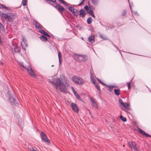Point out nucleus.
<instances>
[{
  "instance_id": "1",
  "label": "nucleus",
  "mask_w": 151,
  "mask_h": 151,
  "mask_svg": "<svg viewBox=\"0 0 151 151\" xmlns=\"http://www.w3.org/2000/svg\"><path fill=\"white\" fill-rule=\"evenodd\" d=\"M19 65L23 69H25L27 72L32 76L35 77L36 76L34 74V72L31 68L29 66L25 67L24 65L23 62H19Z\"/></svg>"
},
{
  "instance_id": "2",
  "label": "nucleus",
  "mask_w": 151,
  "mask_h": 151,
  "mask_svg": "<svg viewBox=\"0 0 151 151\" xmlns=\"http://www.w3.org/2000/svg\"><path fill=\"white\" fill-rule=\"evenodd\" d=\"M3 17L5 19L6 21L10 22L14 19L15 16L12 13H7L3 14Z\"/></svg>"
},
{
  "instance_id": "3",
  "label": "nucleus",
  "mask_w": 151,
  "mask_h": 151,
  "mask_svg": "<svg viewBox=\"0 0 151 151\" xmlns=\"http://www.w3.org/2000/svg\"><path fill=\"white\" fill-rule=\"evenodd\" d=\"M67 80H65V82L62 83V84L59 87L60 91L62 92L67 93L68 92L66 86H68V84L67 83Z\"/></svg>"
},
{
  "instance_id": "4",
  "label": "nucleus",
  "mask_w": 151,
  "mask_h": 151,
  "mask_svg": "<svg viewBox=\"0 0 151 151\" xmlns=\"http://www.w3.org/2000/svg\"><path fill=\"white\" fill-rule=\"evenodd\" d=\"M72 80L75 83L78 84H82L84 83V80L82 78L77 76H73Z\"/></svg>"
},
{
  "instance_id": "5",
  "label": "nucleus",
  "mask_w": 151,
  "mask_h": 151,
  "mask_svg": "<svg viewBox=\"0 0 151 151\" xmlns=\"http://www.w3.org/2000/svg\"><path fill=\"white\" fill-rule=\"evenodd\" d=\"M50 82L55 85V87L56 89H57L58 88L62 85V83H63L60 81L59 78L55 79L54 81L53 80L51 81Z\"/></svg>"
},
{
  "instance_id": "6",
  "label": "nucleus",
  "mask_w": 151,
  "mask_h": 151,
  "mask_svg": "<svg viewBox=\"0 0 151 151\" xmlns=\"http://www.w3.org/2000/svg\"><path fill=\"white\" fill-rule=\"evenodd\" d=\"M55 6H54V7H55L58 10L60 11V13H63L65 11V9L63 6L58 4L56 2L55 3Z\"/></svg>"
},
{
  "instance_id": "7",
  "label": "nucleus",
  "mask_w": 151,
  "mask_h": 151,
  "mask_svg": "<svg viewBox=\"0 0 151 151\" xmlns=\"http://www.w3.org/2000/svg\"><path fill=\"white\" fill-rule=\"evenodd\" d=\"M128 143L131 148H133L135 151H139L136 147V144L134 142H129Z\"/></svg>"
},
{
  "instance_id": "8",
  "label": "nucleus",
  "mask_w": 151,
  "mask_h": 151,
  "mask_svg": "<svg viewBox=\"0 0 151 151\" xmlns=\"http://www.w3.org/2000/svg\"><path fill=\"white\" fill-rule=\"evenodd\" d=\"M68 9L73 13L74 16L77 17L78 16V11L76 9L71 6H68Z\"/></svg>"
},
{
  "instance_id": "9",
  "label": "nucleus",
  "mask_w": 151,
  "mask_h": 151,
  "mask_svg": "<svg viewBox=\"0 0 151 151\" xmlns=\"http://www.w3.org/2000/svg\"><path fill=\"white\" fill-rule=\"evenodd\" d=\"M40 134L42 139L45 142H49L50 140L47 138L46 134L44 132H42Z\"/></svg>"
},
{
  "instance_id": "10",
  "label": "nucleus",
  "mask_w": 151,
  "mask_h": 151,
  "mask_svg": "<svg viewBox=\"0 0 151 151\" xmlns=\"http://www.w3.org/2000/svg\"><path fill=\"white\" fill-rule=\"evenodd\" d=\"M33 23L36 29H42V26L37 21L35 20L33 21Z\"/></svg>"
},
{
  "instance_id": "11",
  "label": "nucleus",
  "mask_w": 151,
  "mask_h": 151,
  "mask_svg": "<svg viewBox=\"0 0 151 151\" xmlns=\"http://www.w3.org/2000/svg\"><path fill=\"white\" fill-rule=\"evenodd\" d=\"M129 104L126 103V104H124L121 107L123 110L125 111H127L129 110Z\"/></svg>"
},
{
  "instance_id": "12",
  "label": "nucleus",
  "mask_w": 151,
  "mask_h": 151,
  "mask_svg": "<svg viewBox=\"0 0 151 151\" xmlns=\"http://www.w3.org/2000/svg\"><path fill=\"white\" fill-rule=\"evenodd\" d=\"M71 105L72 109L76 112L78 113V109L76 104L74 103H72Z\"/></svg>"
},
{
  "instance_id": "13",
  "label": "nucleus",
  "mask_w": 151,
  "mask_h": 151,
  "mask_svg": "<svg viewBox=\"0 0 151 151\" xmlns=\"http://www.w3.org/2000/svg\"><path fill=\"white\" fill-rule=\"evenodd\" d=\"M138 130L139 132L141 133L142 135H144L146 137H151V136L148 134L145 133L144 131H143L141 129L138 128Z\"/></svg>"
},
{
  "instance_id": "14",
  "label": "nucleus",
  "mask_w": 151,
  "mask_h": 151,
  "mask_svg": "<svg viewBox=\"0 0 151 151\" xmlns=\"http://www.w3.org/2000/svg\"><path fill=\"white\" fill-rule=\"evenodd\" d=\"M90 99L92 103V106L96 109H98V106L95 100L93 99L91 97L90 98Z\"/></svg>"
},
{
  "instance_id": "15",
  "label": "nucleus",
  "mask_w": 151,
  "mask_h": 151,
  "mask_svg": "<svg viewBox=\"0 0 151 151\" xmlns=\"http://www.w3.org/2000/svg\"><path fill=\"white\" fill-rule=\"evenodd\" d=\"M95 37L93 35H90L88 38V41L91 43H93L95 42Z\"/></svg>"
},
{
  "instance_id": "16",
  "label": "nucleus",
  "mask_w": 151,
  "mask_h": 151,
  "mask_svg": "<svg viewBox=\"0 0 151 151\" xmlns=\"http://www.w3.org/2000/svg\"><path fill=\"white\" fill-rule=\"evenodd\" d=\"M9 100L12 104H15L16 103V100L13 96H11L10 97Z\"/></svg>"
},
{
  "instance_id": "17",
  "label": "nucleus",
  "mask_w": 151,
  "mask_h": 151,
  "mask_svg": "<svg viewBox=\"0 0 151 151\" xmlns=\"http://www.w3.org/2000/svg\"><path fill=\"white\" fill-rule=\"evenodd\" d=\"M79 16L80 17H83L86 14V12L83 9H81L79 11Z\"/></svg>"
},
{
  "instance_id": "18",
  "label": "nucleus",
  "mask_w": 151,
  "mask_h": 151,
  "mask_svg": "<svg viewBox=\"0 0 151 151\" xmlns=\"http://www.w3.org/2000/svg\"><path fill=\"white\" fill-rule=\"evenodd\" d=\"M58 56L59 59V61L60 64L62 63V55L60 52L59 51L58 52Z\"/></svg>"
},
{
  "instance_id": "19",
  "label": "nucleus",
  "mask_w": 151,
  "mask_h": 151,
  "mask_svg": "<svg viewBox=\"0 0 151 151\" xmlns=\"http://www.w3.org/2000/svg\"><path fill=\"white\" fill-rule=\"evenodd\" d=\"M75 59L76 61H77L78 62L81 61V55H76L75 56Z\"/></svg>"
},
{
  "instance_id": "20",
  "label": "nucleus",
  "mask_w": 151,
  "mask_h": 151,
  "mask_svg": "<svg viewBox=\"0 0 151 151\" xmlns=\"http://www.w3.org/2000/svg\"><path fill=\"white\" fill-rule=\"evenodd\" d=\"M28 148L30 151H37L35 147H33L31 145H29L28 146Z\"/></svg>"
},
{
  "instance_id": "21",
  "label": "nucleus",
  "mask_w": 151,
  "mask_h": 151,
  "mask_svg": "<svg viewBox=\"0 0 151 151\" xmlns=\"http://www.w3.org/2000/svg\"><path fill=\"white\" fill-rule=\"evenodd\" d=\"M81 61H86L88 59V57L86 55H81Z\"/></svg>"
},
{
  "instance_id": "22",
  "label": "nucleus",
  "mask_w": 151,
  "mask_h": 151,
  "mask_svg": "<svg viewBox=\"0 0 151 151\" xmlns=\"http://www.w3.org/2000/svg\"><path fill=\"white\" fill-rule=\"evenodd\" d=\"M40 38V39L43 41L46 42L47 41V38L44 35H42Z\"/></svg>"
},
{
  "instance_id": "23",
  "label": "nucleus",
  "mask_w": 151,
  "mask_h": 151,
  "mask_svg": "<svg viewBox=\"0 0 151 151\" xmlns=\"http://www.w3.org/2000/svg\"><path fill=\"white\" fill-rule=\"evenodd\" d=\"M99 0H91V3L94 5H96L99 2Z\"/></svg>"
},
{
  "instance_id": "24",
  "label": "nucleus",
  "mask_w": 151,
  "mask_h": 151,
  "mask_svg": "<svg viewBox=\"0 0 151 151\" xmlns=\"http://www.w3.org/2000/svg\"><path fill=\"white\" fill-rule=\"evenodd\" d=\"M114 92L116 95L119 96L120 94V90L119 89H115L114 90Z\"/></svg>"
},
{
  "instance_id": "25",
  "label": "nucleus",
  "mask_w": 151,
  "mask_h": 151,
  "mask_svg": "<svg viewBox=\"0 0 151 151\" xmlns=\"http://www.w3.org/2000/svg\"><path fill=\"white\" fill-rule=\"evenodd\" d=\"M105 86L108 87L109 88L108 90L110 92L111 91L113 88L115 87L114 86H109L107 85H106Z\"/></svg>"
},
{
  "instance_id": "26",
  "label": "nucleus",
  "mask_w": 151,
  "mask_h": 151,
  "mask_svg": "<svg viewBox=\"0 0 151 151\" xmlns=\"http://www.w3.org/2000/svg\"><path fill=\"white\" fill-rule=\"evenodd\" d=\"M120 118L124 122H126L127 121V119L126 118L122 115L120 116Z\"/></svg>"
},
{
  "instance_id": "27",
  "label": "nucleus",
  "mask_w": 151,
  "mask_h": 151,
  "mask_svg": "<svg viewBox=\"0 0 151 151\" xmlns=\"http://www.w3.org/2000/svg\"><path fill=\"white\" fill-rule=\"evenodd\" d=\"M118 101H119V103L121 106L122 105H124V103L123 102L122 100L120 99H119Z\"/></svg>"
},
{
  "instance_id": "28",
  "label": "nucleus",
  "mask_w": 151,
  "mask_h": 151,
  "mask_svg": "<svg viewBox=\"0 0 151 151\" xmlns=\"http://www.w3.org/2000/svg\"><path fill=\"white\" fill-rule=\"evenodd\" d=\"M92 19L91 17H89L87 20V22L88 24H90L92 22Z\"/></svg>"
},
{
  "instance_id": "29",
  "label": "nucleus",
  "mask_w": 151,
  "mask_h": 151,
  "mask_svg": "<svg viewBox=\"0 0 151 151\" xmlns=\"http://www.w3.org/2000/svg\"><path fill=\"white\" fill-rule=\"evenodd\" d=\"M91 81L93 83L95 84L96 83V80L95 79V78H94V76H92V77H90Z\"/></svg>"
},
{
  "instance_id": "30",
  "label": "nucleus",
  "mask_w": 151,
  "mask_h": 151,
  "mask_svg": "<svg viewBox=\"0 0 151 151\" xmlns=\"http://www.w3.org/2000/svg\"><path fill=\"white\" fill-rule=\"evenodd\" d=\"M27 0H22V4L24 6H25L27 5Z\"/></svg>"
},
{
  "instance_id": "31",
  "label": "nucleus",
  "mask_w": 151,
  "mask_h": 151,
  "mask_svg": "<svg viewBox=\"0 0 151 151\" xmlns=\"http://www.w3.org/2000/svg\"><path fill=\"white\" fill-rule=\"evenodd\" d=\"M1 8L3 9H4L6 10H8L9 9V8L5 6L4 4H1Z\"/></svg>"
},
{
  "instance_id": "32",
  "label": "nucleus",
  "mask_w": 151,
  "mask_h": 151,
  "mask_svg": "<svg viewBox=\"0 0 151 151\" xmlns=\"http://www.w3.org/2000/svg\"><path fill=\"white\" fill-rule=\"evenodd\" d=\"M127 13V11L126 10H124L123 11L122 13V16L123 17H124L126 14Z\"/></svg>"
},
{
  "instance_id": "33",
  "label": "nucleus",
  "mask_w": 151,
  "mask_h": 151,
  "mask_svg": "<svg viewBox=\"0 0 151 151\" xmlns=\"http://www.w3.org/2000/svg\"><path fill=\"white\" fill-rule=\"evenodd\" d=\"M94 85L98 90L100 91V88L99 86L98 83L95 84H94Z\"/></svg>"
},
{
  "instance_id": "34",
  "label": "nucleus",
  "mask_w": 151,
  "mask_h": 151,
  "mask_svg": "<svg viewBox=\"0 0 151 151\" xmlns=\"http://www.w3.org/2000/svg\"><path fill=\"white\" fill-rule=\"evenodd\" d=\"M90 73L91 74L90 77H92V76H94V72L92 69L91 70Z\"/></svg>"
},
{
  "instance_id": "35",
  "label": "nucleus",
  "mask_w": 151,
  "mask_h": 151,
  "mask_svg": "<svg viewBox=\"0 0 151 151\" xmlns=\"http://www.w3.org/2000/svg\"><path fill=\"white\" fill-rule=\"evenodd\" d=\"M39 31L40 33L45 35L47 33L45 31L42 29L40 30Z\"/></svg>"
},
{
  "instance_id": "36",
  "label": "nucleus",
  "mask_w": 151,
  "mask_h": 151,
  "mask_svg": "<svg viewBox=\"0 0 151 151\" xmlns=\"http://www.w3.org/2000/svg\"><path fill=\"white\" fill-rule=\"evenodd\" d=\"M14 51L18 53V52H20V50H19V49H18V48L17 47H15L14 48Z\"/></svg>"
},
{
  "instance_id": "37",
  "label": "nucleus",
  "mask_w": 151,
  "mask_h": 151,
  "mask_svg": "<svg viewBox=\"0 0 151 151\" xmlns=\"http://www.w3.org/2000/svg\"><path fill=\"white\" fill-rule=\"evenodd\" d=\"M99 36L101 38H102L104 40H107V38H106V37H104L103 36H104V35H102V34H100L99 35Z\"/></svg>"
},
{
  "instance_id": "38",
  "label": "nucleus",
  "mask_w": 151,
  "mask_h": 151,
  "mask_svg": "<svg viewBox=\"0 0 151 151\" xmlns=\"http://www.w3.org/2000/svg\"><path fill=\"white\" fill-rule=\"evenodd\" d=\"M88 13L90 14L92 12H93V10L92 9H88L87 11H86Z\"/></svg>"
},
{
  "instance_id": "39",
  "label": "nucleus",
  "mask_w": 151,
  "mask_h": 151,
  "mask_svg": "<svg viewBox=\"0 0 151 151\" xmlns=\"http://www.w3.org/2000/svg\"><path fill=\"white\" fill-rule=\"evenodd\" d=\"M97 79L98 80L102 85L105 86L106 85V84H105L103 82H102L98 78H97Z\"/></svg>"
},
{
  "instance_id": "40",
  "label": "nucleus",
  "mask_w": 151,
  "mask_h": 151,
  "mask_svg": "<svg viewBox=\"0 0 151 151\" xmlns=\"http://www.w3.org/2000/svg\"><path fill=\"white\" fill-rule=\"evenodd\" d=\"M46 1H50L53 3H55L56 2V0H46Z\"/></svg>"
},
{
  "instance_id": "41",
  "label": "nucleus",
  "mask_w": 151,
  "mask_h": 151,
  "mask_svg": "<svg viewBox=\"0 0 151 151\" xmlns=\"http://www.w3.org/2000/svg\"><path fill=\"white\" fill-rule=\"evenodd\" d=\"M84 9L86 11L89 9L88 6L86 5L84 7Z\"/></svg>"
},
{
  "instance_id": "42",
  "label": "nucleus",
  "mask_w": 151,
  "mask_h": 151,
  "mask_svg": "<svg viewBox=\"0 0 151 151\" xmlns=\"http://www.w3.org/2000/svg\"><path fill=\"white\" fill-rule=\"evenodd\" d=\"M127 86H128V88L129 89L130 88V87H131V86H130L131 83L130 82L127 83Z\"/></svg>"
},
{
  "instance_id": "43",
  "label": "nucleus",
  "mask_w": 151,
  "mask_h": 151,
  "mask_svg": "<svg viewBox=\"0 0 151 151\" xmlns=\"http://www.w3.org/2000/svg\"><path fill=\"white\" fill-rule=\"evenodd\" d=\"M23 42L24 43V44L26 46H27V44L26 43V40L24 39V38L23 39Z\"/></svg>"
},
{
  "instance_id": "44",
  "label": "nucleus",
  "mask_w": 151,
  "mask_h": 151,
  "mask_svg": "<svg viewBox=\"0 0 151 151\" xmlns=\"http://www.w3.org/2000/svg\"><path fill=\"white\" fill-rule=\"evenodd\" d=\"M90 14L91 15V17H94V18H95V16L94 15V14L93 12H92L91 14Z\"/></svg>"
},
{
  "instance_id": "45",
  "label": "nucleus",
  "mask_w": 151,
  "mask_h": 151,
  "mask_svg": "<svg viewBox=\"0 0 151 151\" xmlns=\"http://www.w3.org/2000/svg\"><path fill=\"white\" fill-rule=\"evenodd\" d=\"M85 0H83L78 5V6H80L82 4Z\"/></svg>"
},
{
  "instance_id": "46",
  "label": "nucleus",
  "mask_w": 151,
  "mask_h": 151,
  "mask_svg": "<svg viewBox=\"0 0 151 151\" xmlns=\"http://www.w3.org/2000/svg\"><path fill=\"white\" fill-rule=\"evenodd\" d=\"M85 0H83L78 5V6H80L82 4Z\"/></svg>"
},
{
  "instance_id": "47",
  "label": "nucleus",
  "mask_w": 151,
  "mask_h": 151,
  "mask_svg": "<svg viewBox=\"0 0 151 151\" xmlns=\"http://www.w3.org/2000/svg\"><path fill=\"white\" fill-rule=\"evenodd\" d=\"M77 99L81 101H83V99L80 97V96L78 97Z\"/></svg>"
},
{
  "instance_id": "48",
  "label": "nucleus",
  "mask_w": 151,
  "mask_h": 151,
  "mask_svg": "<svg viewBox=\"0 0 151 151\" xmlns=\"http://www.w3.org/2000/svg\"><path fill=\"white\" fill-rule=\"evenodd\" d=\"M5 14L3 13L2 12L0 11V16H1L3 17V14Z\"/></svg>"
},
{
  "instance_id": "49",
  "label": "nucleus",
  "mask_w": 151,
  "mask_h": 151,
  "mask_svg": "<svg viewBox=\"0 0 151 151\" xmlns=\"http://www.w3.org/2000/svg\"><path fill=\"white\" fill-rule=\"evenodd\" d=\"M0 28L1 29H2V28H4L3 26L2 25V24L1 23L0 24Z\"/></svg>"
},
{
  "instance_id": "50",
  "label": "nucleus",
  "mask_w": 151,
  "mask_h": 151,
  "mask_svg": "<svg viewBox=\"0 0 151 151\" xmlns=\"http://www.w3.org/2000/svg\"><path fill=\"white\" fill-rule=\"evenodd\" d=\"M45 35L47 36V37H50V36L47 33H46Z\"/></svg>"
},
{
  "instance_id": "51",
  "label": "nucleus",
  "mask_w": 151,
  "mask_h": 151,
  "mask_svg": "<svg viewBox=\"0 0 151 151\" xmlns=\"http://www.w3.org/2000/svg\"><path fill=\"white\" fill-rule=\"evenodd\" d=\"M71 88H72V91H73V92H74L75 91H76L75 90V89H74V88L73 87H71Z\"/></svg>"
},
{
  "instance_id": "52",
  "label": "nucleus",
  "mask_w": 151,
  "mask_h": 151,
  "mask_svg": "<svg viewBox=\"0 0 151 151\" xmlns=\"http://www.w3.org/2000/svg\"><path fill=\"white\" fill-rule=\"evenodd\" d=\"M48 3L49 4H50V5H52V6H55V5H52V4L50 2H48Z\"/></svg>"
},
{
  "instance_id": "53",
  "label": "nucleus",
  "mask_w": 151,
  "mask_h": 151,
  "mask_svg": "<svg viewBox=\"0 0 151 151\" xmlns=\"http://www.w3.org/2000/svg\"><path fill=\"white\" fill-rule=\"evenodd\" d=\"M3 63L1 61H0V65H2L3 64Z\"/></svg>"
},
{
  "instance_id": "54",
  "label": "nucleus",
  "mask_w": 151,
  "mask_h": 151,
  "mask_svg": "<svg viewBox=\"0 0 151 151\" xmlns=\"http://www.w3.org/2000/svg\"><path fill=\"white\" fill-rule=\"evenodd\" d=\"M128 2H129V4L130 9H132V8H131V6L130 5V3H129V0H128Z\"/></svg>"
},
{
  "instance_id": "55",
  "label": "nucleus",
  "mask_w": 151,
  "mask_h": 151,
  "mask_svg": "<svg viewBox=\"0 0 151 151\" xmlns=\"http://www.w3.org/2000/svg\"><path fill=\"white\" fill-rule=\"evenodd\" d=\"M73 93L74 95H76L77 93L76 91H75L74 92H73Z\"/></svg>"
},
{
  "instance_id": "56",
  "label": "nucleus",
  "mask_w": 151,
  "mask_h": 151,
  "mask_svg": "<svg viewBox=\"0 0 151 151\" xmlns=\"http://www.w3.org/2000/svg\"><path fill=\"white\" fill-rule=\"evenodd\" d=\"M80 96L79 95H78L77 96H76V98H78V97H79Z\"/></svg>"
},
{
  "instance_id": "57",
  "label": "nucleus",
  "mask_w": 151,
  "mask_h": 151,
  "mask_svg": "<svg viewBox=\"0 0 151 151\" xmlns=\"http://www.w3.org/2000/svg\"><path fill=\"white\" fill-rule=\"evenodd\" d=\"M80 96L79 95H78L77 96H76V98H78V97H79Z\"/></svg>"
},
{
  "instance_id": "58",
  "label": "nucleus",
  "mask_w": 151,
  "mask_h": 151,
  "mask_svg": "<svg viewBox=\"0 0 151 151\" xmlns=\"http://www.w3.org/2000/svg\"><path fill=\"white\" fill-rule=\"evenodd\" d=\"M78 94L77 93L76 94V95H74L75 96H77L78 95Z\"/></svg>"
},
{
  "instance_id": "59",
  "label": "nucleus",
  "mask_w": 151,
  "mask_h": 151,
  "mask_svg": "<svg viewBox=\"0 0 151 151\" xmlns=\"http://www.w3.org/2000/svg\"><path fill=\"white\" fill-rule=\"evenodd\" d=\"M114 46H115L116 47V45H114Z\"/></svg>"
},
{
  "instance_id": "60",
  "label": "nucleus",
  "mask_w": 151,
  "mask_h": 151,
  "mask_svg": "<svg viewBox=\"0 0 151 151\" xmlns=\"http://www.w3.org/2000/svg\"><path fill=\"white\" fill-rule=\"evenodd\" d=\"M0 8H1V7L0 6Z\"/></svg>"
},
{
  "instance_id": "61",
  "label": "nucleus",
  "mask_w": 151,
  "mask_h": 151,
  "mask_svg": "<svg viewBox=\"0 0 151 151\" xmlns=\"http://www.w3.org/2000/svg\"><path fill=\"white\" fill-rule=\"evenodd\" d=\"M1 23L0 22V24Z\"/></svg>"
}]
</instances>
